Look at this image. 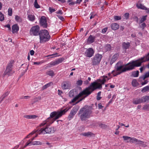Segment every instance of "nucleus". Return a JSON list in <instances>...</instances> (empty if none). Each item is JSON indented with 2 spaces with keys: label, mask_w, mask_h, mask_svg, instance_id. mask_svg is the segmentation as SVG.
Masks as SVG:
<instances>
[{
  "label": "nucleus",
  "mask_w": 149,
  "mask_h": 149,
  "mask_svg": "<svg viewBox=\"0 0 149 149\" xmlns=\"http://www.w3.org/2000/svg\"><path fill=\"white\" fill-rule=\"evenodd\" d=\"M65 112H52L50 114V117L46 120L44 121L40 125L41 127L36 131H33L26 137L29 138L32 135L36 132L38 134H45L46 133H53L55 131V129L53 127H49L50 124L53 123L56 120L61 117L65 114Z\"/></svg>",
  "instance_id": "f257e3e1"
},
{
  "label": "nucleus",
  "mask_w": 149,
  "mask_h": 149,
  "mask_svg": "<svg viewBox=\"0 0 149 149\" xmlns=\"http://www.w3.org/2000/svg\"><path fill=\"white\" fill-rule=\"evenodd\" d=\"M107 76H104L97 81L92 83L90 86L86 88L82 91L80 93L77 95L72 100V102H74L79 100L78 102L81 101L86 97L90 95L93 91L96 89H101L102 88V85L111 79Z\"/></svg>",
  "instance_id": "f03ea898"
},
{
  "label": "nucleus",
  "mask_w": 149,
  "mask_h": 149,
  "mask_svg": "<svg viewBox=\"0 0 149 149\" xmlns=\"http://www.w3.org/2000/svg\"><path fill=\"white\" fill-rule=\"evenodd\" d=\"M149 60V53L143 57L138 60L130 62L125 65H119L118 62L116 64L115 69L112 72L114 76L120 74L122 73L133 69L135 67L141 65V63Z\"/></svg>",
  "instance_id": "7ed1b4c3"
},
{
  "label": "nucleus",
  "mask_w": 149,
  "mask_h": 149,
  "mask_svg": "<svg viewBox=\"0 0 149 149\" xmlns=\"http://www.w3.org/2000/svg\"><path fill=\"white\" fill-rule=\"evenodd\" d=\"M39 35L40 42L41 43L48 41L50 37L49 33L45 30L40 31Z\"/></svg>",
  "instance_id": "20e7f679"
},
{
  "label": "nucleus",
  "mask_w": 149,
  "mask_h": 149,
  "mask_svg": "<svg viewBox=\"0 0 149 149\" xmlns=\"http://www.w3.org/2000/svg\"><path fill=\"white\" fill-rule=\"evenodd\" d=\"M102 56L101 54H97L95 55L92 58V63L93 65H97L100 63Z\"/></svg>",
  "instance_id": "39448f33"
},
{
  "label": "nucleus",
  "mask_w": 149,
  "mask_h": 149,
  "mask_svg": "<svg viewBox=\"0 0 149 149\" xmlns=\"http://www.w3.org/2000/svg\"><path fill=\"white\" fill-rule=\"evenodd\" d=\"M13 63V62L11 61L8 64L4 73V75L10 76L14 73V72L12 70Z\"/></svg>",
  "instance_id": "423d86ee"
},
{
  "label": "nucleus",
  "mask_w": 149,
  "mask_h": 149,
  "mask_svg": "<svg viewBox=\"0 0 149 149\" xmlns=\"http://www.w3.org/2000/svg\"><path fill=\"white\" fill-rule=\"evenodd\" d=\"M40 28L39 26L36 25L33 26L30 30V34L31 35L36 36L39 35L40 33Z\"/></svg>",
  "instance_id": "0eeeda50"
},
{
  "label": "nucleus",
  "mask_w": 149,
  "mask_h": 149,
  "mask_svg": "<svg viewBox=\"0 0 149 149\" xmlns=\"http://www.w3.org/2000/svg\"><path fill=\"white\" fill-rule=\"evenodd\" d=\"M91 112H79V115H80L81 120H84L90 116Z\"/></svg>",
  "instance_id": "6e6552de"
},
{
  "label": "nucleus",
  "mask_w": 149,
  "mask_h": 149,
  "mask_svg": "<svg viewBox=\"0 0 149 149\" xmlns=\"http://www.w3.org/2000/svg\"><path fill=\"white\" fill-rule=\"evenodd\" d=\"M94 53L93 49L91 48L87 49L85 51V55L87 57H92Z\"/></svg>",
  "instance_id": "1a4fd4ad"
},
{
  "label": "nucleus",
  "mask_w": 149,
  "mask_h": 149,
  "mask_svg": "<svg viewBox=\"0 0 149 149\" xmlns=\"http://www.w3.org/2000/svg\"><path fill=\"white\" fill-rule=\"evenodd\" d=\"M145 79L146 78L143 76L139 77L138 79V81L141 83L142 86H143L148 83L149 81L148 80V79Z\"/></svg>",
  "instance_id": "9d476101"
},
{
  "label": "nucleus",
  "mask_w": 149,
  "mask_h": 149,
  "mask_svg": "<svg viewBox=\"0 0 149 149\" xmlns=\"http://www.w3.org/2000/svg\"><path fill=\"white\" fill-rule=\"evenodd\" d=\"M40 24L43 27L46 28L47 26V24L45 17L44 16H42L40 20Z\"/></svg>",
  "instance_id": "9b49d317"
},
{
  "label": "nucleus",
  "mask_w": 149,
  "mask_h": 149,
  "mask_svg": "<svg viewBox=\"0 0 149 149\" xmlns=\"http://www.w3.org/2000/svg\"><path fill=\"white\" fill-rule=\"evenodd\" d=\"M27 15H28V19L31 22L34 21L36 19V17L33 14L31 13H27Z\"/></svg>",
  "instance_id": "f8f14e48"
},
{
  "label": "nucleus",
  "mask_w": 149,
  "mask_h": 149,
  "mask_svg": "<svg viewBox=\"0 0 149 149\" xmlns=\"http://www.w3.org/2000/svg\"><path fill=\"white\" fill-rule=\"evenodd\" d=\"M19 27L17 24H15L12 26V32L13 33H17L19 30Z\"/></svg>",
  "instance_id": "ddd939ff"
},
{
  "label": "nucleus",
  "mask_w": 149,
  "mask_h": 149,
  "mask_svg": "<svg viewBox=\"0 0 149 149\" xmlns=\"http://www.w3.org/2000/svg\"><path fill=\"white\" fill-rule=\"evenodd\" d=\"M143 102V101L141 98H137L134 99L133 101V103L134 104H137Z\"/></svg>",
  "instance_id": "4468645a"
},
{
  "label": "nucleus",
  "mask_w": 149,
  "mask_h": 149,
  "mask_svg": "<svg viewBox=\"0 0 149 149\" xmlns=\"http://www.w3.org/2000/svg\"><path fill=\"white\" fill-rule=\"evenodd\" d=\"M95 37L91 35L87 40V42L88 44H90L93 43L95 41Z\"/></svg>",
  "instance_id": "2eb2a0df"
},
{
  "label": "nucleus",
  "mask_w": 149,
  "mask_h": 149,
  "mask_svg": "<svg viewBox=\"0 0 149 149\" xmlns=\"http://www.w3.org/2000/svg\"><path fill=\"white\" fill-rule=\"evenodd\" d=\"M119 55L118 54H115L113 56L110 62V63L111 64H112L117 60Z\"/></svg>",
  "instance_id": "dca6fc26"
},
{
  "label": "nucleus",
  "mask_w": 149,
  "mask_h": 149,
  "mask_svg": "<svg viewBox=\"0 0 149 149\" xmlns=\"http://www.w3.org/2000/svg\"><path fill=\"white\" fill-rule=\"evenodd\" d=\"M80 135L90 137L93 135H94V134L92 132H87L82 133L80 134Z\"/></svg>",
  "instance_id": "f3484780"
},
{
  "label": "nucleus",
  "mask_w": 149,
  "mask_h": 149,
  "mask_svg": "<svg viewBox=\"0 0 149 149\" xmlns=\"http://www.w3.org/2000/svg\"><path fill=\"white\" fill-rule=\"evenodd\" d=\"M111 28L113 30H116L119 29V25L117 23H113L111 25Z\"/></svg>",
  "instance_id": "a211bd4d"
},
{
  "label": "nucleus",
  "mask_w": 149,
  "mask_h": 149,
  "mask_svg": "<svg viewBox=\"0 0 149 149\" xmlns=\"http://www.w3.org/2000/svg\"><path fill=\"white\" fill-rule=\"evenodd\" d=\"M136 6L138 8L140 9H141L146 10L147 9V8L144 6L141 3H137L136 5Z\"/></svg>",
  "instance_id": "6ab92c4d"
},
{
  "label": "nucleus",
  "mask_w": 149,
  "mask_h": 149,
  "mask_svg": "<svg viewBox=\"0 0 149 149\" xmlns=\"http://www.w3.org/2000/svg\"><path fill=\"white\" fill-rule=\"evenodd\" d=\"M122 45L123 48L127 49L129 48L130 45L129 42H127V43L124 42L123 43Z\"/></svg>",
  "instance_id": "aec40b11"
},
{
  "label": "nucleus",
  "mask_w": 149,
  "mask_h": 149,
  "mask_svg": "<svg viewBox=\"0 0 149 149\" xmlns=\"http://www.w3.org/2000/svg\"><path fill=\"white\" fill-rule=\"evenodd\" d=\"M69 87V84L66 82H64L62 84V87L63 89H68Z\"/></svg>",
  "instance_id": "412c9836"
},
{
  "label": "nucleus",
  "mask_w": 149,
  "mask_h": 149,
  "mask_svg": "<svg viewBox=\"0 0 149 149\" xmlns=\"http://www.w3.org/2000/svg\"><path fill=\"white\" fill-rule=\"evenodd\" d=\"M143 102H149V96H145L141 97Z\"/></svg>",
  "instance_id": "4be33fe9"
},
{
  "label": "nucleus",
  "mask_w": 149,
  "mask_h": 149,
  "mask_svg": "<svg viewBox=\"0 0 149 149\" xmlns=\"http://www.w3.org/2000/svg\"><path fill=\"white\" fill-rule=\"evenodd\" d=\"M46 74L52 77L54 76L55 75L54 72L52 70H49L47 71L46 72Z\"/></svg>",
  "instance_id": "5701e85b"
},
{
  "label": "nucleus",
  "mask_w": 149,
  "mask_h": 149,
  "mask_svg": "<svg viewBox=\"0 0 149 149\" xmlns=\"http://www.w3.org/2000/svg\"><path fill=\"white\" fill-rule=\"evenodd\" d=\"M31 146H38L40 145H42V143L41 142L39 141H31Z\"/></svg>",
  "instance_id": "b1692460"
},
{
  "label": "nucleus",
  "mask_w": 149,
  "mask_h": 149,
  "mask_svg": "<svg viewBox=\"0 0 149 149\" xmlns=\"http://www.w3.org/2000/svg\"><path fill=\"white\" fill-rule=\"evenodd\" d=\"M132 86L134 87H136L138 86L139 84L136 79H133L132 82Z\"/></svg>",
  "instance_id": "393cba45"
},
{
  "label": "nucleus",
  "mask_w": 149,
  "mask_h": 149,
  "mask_svg": "<svg viewBox=\"0 0 149 149\" xmlns=\"http://www.w3.org/2000/svg\"><path fill=\"white\" fill-rule=\"evenodd\" d=\"M64 58H58L55 60L56 64H57L61 63L64 60Z\"/></svg>",
  "instance_id": "a878e982"
},
{
  "label": "nucleus",
  "mask_w": 149,
  "mask_h": 149,
  "mask_svg": "<svg viewBox=\"0 0 149 149\" xmlns=\"http://www.w3.org/2000/svg\"><path fill=\"white\" fill-rule=\"evenodd\" d=\"M24 117L27 119H31L35 118L36 117H37V116L35 115H28L24 116Z\"/></svg>",
  "instance_id": "bb28decb"
},
{
  "label": "nucleus",
  "mask_w": 149,
  "mask_h": 149,
  "mask_svg": "<svg viewBox=\"0 0 149 149\" xmlns=\"http://www.w3.org/2000/svg\"><path fill=\"white\" fill-rule=\"evenodd\" d=\"M141 91L143 93H144L147 91H149V86H147L143 87Z\"/></svg>",
  "instance_id": "cd10ccee"
},
{
  "label": "nucleus",
  "mask_w": 149,
  "mask_h": 149,
  "mask_svg": "<svg viewBox=\"0 0 149 149\" xmlns=\"http://www.w3.org/2000/svg\"><path fill=\"white\" fill-rule=\"evenodd\" d=\"M56 63V61H52L48 64V66L49 67H51L52 66H54L57 65Z\"/></svg>",
  "instance_id": "c85d7f7f"
},
{
  "label": "nucleus",
  "mask_w": 149,
  "mask_h": 149,
  "mask_svg": "<svg viewBox=\"0 0 149 149\" xmlns=\"http://www.w3.org/2000/svg\"><path fill=\"white\" fill-rule=\"evenodd\" d=\"M137 141V139L136 138L133 137H131V138L130 139V140L129 141H127V142H132V143H134L135 142H136V141Z\"/></svg>",
  "instance_id": "c756f323"
},
{
  "label": "nucleus",
  "mask_w": 149,
  "mask_h": 149,
  "mask_svg": "<svg viewBox=\"0 0 149 149\" xmlns=\"http://www.w3.org/2000/svg\"><path fill=\"white\" fill-rule=\"evenodd\" d=\"M139 71H136L133 72L132 74V76L134 77H137L138 76Z\"/></svg>",
  "instance_id": "7c9ffc66"
},
{
  "label": "nucleus",
  "mask_w": 149,
  "mask_h": 149,
  "mask_svg": "<svg viewBox=\"0 0 149 149\" xmlns=\"http://www.w3.org/2000/svg\"><path fill=\"white\" fill-rule=\"evenodd\" d=\"M82 0H77V1L75 2H72V3H69V5H73L75 4L78 3L80 4L81 2H82Z\"/></svg>",
  "instance_id": "2f4dec72"
},
{
  "label": "nucleus",
  "mask_w": 149,
  "mask_h": 149,
  "mask_svg": "<svg viewBox=\"0 0 149 149\" xmlns=\"http://www.w3.org/2000/svg\"><path fill=\"white\" fill-rule=\"evenodd\" d=\"M15 19L16 21L17 22H21L22 21V18L17 15L15 16Z\"/></svg>",
  "instance_id": "473e14b6"
},
{
  "label": "nucleus",
  "mask_w": 149,
  "mask_h": 149,
  "mask_svg": "<svg viewBox=\"0 0 149 149\" xmlns=\"http://www.w3.org/2000/svg\"><path fill=\"white\" fill-rule=\"evenodd\" d=\"M37 1L38 0H35L34 3V6L36 8H38L40 7V5L38 3Z\"/></svg>",
  "instance_id": "72a5a7b5"
},
{
  "label": "nucleus",
  "mask_w": 149,
  "mask_h": 149,
  "mask_svg": "<svg viewBox=\"0 0 149 149\" xmlns=\"http://www.w3.org/2000/svg\"><path fill=\"white\" fill-rule=\"evenodd\" d=\"M98 125H99V126L103 129H105L107 127V125L105 124H102V123H99Z\"/></svg>",
  "instance_id": "f704fd0d"
},
{
  "label": "nucleus",
  "mask_w": 149,
  "mask_h": 149,
  "mask_svg": "<svg viewBox=\"0 0 149 149\" xmlns=\"http://www.w3.org/2000/svg\"><path fill=\"white\" fill-rule=\"evenodd\" d=\"M91 79L90 77H88L87 80H86L84 82V84L85 85H87L89 84V82L91 81Z\"/></svg>",
  "instance_id": "c9c22d12"
},
{
  "label": "nucleus",
  "mask_w": 149,
  "mask_h": 149,
  "mask_svg": "<svg viewBox=\"0 0 149 149\" xmlns=\"http://www.w3.org/2000/svg\"><path fill=\"white\" fill-rule=\"evenodd\" d=\"M76 112H71L69 115L68 118L69 120H70L71 119L73 118V116L75 115Z\"/></svg>",
  "instance_id": "e433bc0d"
},
{
  "label": "nucleus",
  "mask_w": 149,
  "mask_h": 149,
  "mask_svg": "<svg viewBox=\"0 0 149 149\" xmlns=\"http://www.w3.org/2000/svg\"><path fill=\"white\" fill-rule=\"evenodd\" d=\"M70 108V107H68L65 108V107H63L62 108L61 110L59 112H67L69 110Z\"/></svg>",
  "instance_id": "4c0bfd02"
},
{
  "label": "nucleus",
  "mask_w": 149,
  "mask_h": 149,
  "mask_svg": "<svg viewBox=\"0 0 149 149\" xmlns=\"http://www.w3.org/2000/svg\"><path fill=\"white\" fill-rule=\"evenodd\" d=\"M136 143L137 144L143 145V146H145V145L144 144V142L141 141L137 139Z\"/></svg>",
  "instance_id": "58836bf2"
},
{
  "label": "nucleus",
  "mask_w": 149,
  "mask_h": 149,
  "mask_svg": "<svg viewBox=\"0 0 149 149\" xmlns=\"http://www.w3.org/2000/svg\"><path fill=\"white\" fill-rule=\"evenodd\" d=\"M106 51H110L111 50V46L110 45H107L105 47Z\"/></svg>",
  "instance_id": "ea45409f"
},
{
  "label": "nucleus",
  "mask_w": 149,
  "mask_h": 149,
  "mask_svg": "<svg viewBox=\"0 0 149 149\" xmlns=\"http://www.w3.org/2000/svg\"><path fill=\"white\" fill-rule=\"evenodd\" d=\"M4 19V15L1 12H0V21H2Z\"/></svg>",
  "instance_id": "a19ab883"
},
{
  "label": "nucleus",
  "mask_w": 149,
  "mask_h": 149,
  "mask_svg": "<svg viewBox=\"0 0 149 149\" xmlns=\"http://www.w3.org/2000/svg\"><path fill=\"white\" fill-rule=\"evenodd\" d=\"M146 15L143 16L140 21V23H142L145 21L146 19Z\"/></svg>",
  "instance_id": "79ce46f5"
},
{
  "label": "nucleus",
  "mask_w": 149,
  "mask_h": 149,
  "mask_svg": "<svg viewBox=\"0 0 149 149\" xmlns=\"http://www.w3.org/2000/svg\"><path fill=\"white\" fill-rule=\"evenodd\" d=\"M143 109L145 110L148 111L149 110V104H147L144 105Z\"/></svg>",
  "instance_id": "37998d69"
},
{
  "label": "nucleus",
  "mask_w": 149,
  "mask_h": 149,
  "mask_svg": "<svg viewBox=\"0 0 149 149\" xmlns=\"http://www.w3.org/2000/svg\"><path fill=\"white\" fill-rule=\"evenodd\" d=\"M123 138L125 141H129L131 138V137L128 136H123Z\"/></svg>",
  "instance_id": "c03bdc74"
},
{
  "label": "nucleus",
  "mask_w": 149,
  "mask_h": 149,
  "mask_svg": "<svg viewBox=\"0 0 149 149\" xmlns=\"http://www.w3.org/2000/svg\"><path fill=\"white\" fill-rule=\"evenodd\" d=\"M82 81L81 80H79L77 81L76 84L78 86H80L82 85Z\"/></svg>",
  "instance_id": "a18cd8bd"
},
{
  "label": "nucleus",
  "mask_w": 149,
  "mask_h": 149,
  "mask_svg": "<svg viewBox=\"0 0 149 149\" xmlns=\"http://www.w3.org/2000/svg\"><path fill=\"white\" fill-rule=\"evenodd\" d=\"M8 15L9 16H11L12 15V10L11 8H9L8 9Z\"/></svg>",
  "instance_id": "49530a36"
},
{
  "label": "nucleus",
  "mask_w": 149,
  "mask_h": 149,
  "mask_svg": "<svg viewBox=\"0 0 149 149\" xmlns=\"http://www.w3.org/2000/svg\"><path fill=\"white\" fill-rule=\"evenodd\" d=\"M9 92L7 91L5 92L2 96V97L4 98L6 97L9 94Z\"/></svg>",
  "instance_id": "de8ad7c7"
},
{
  "label": "nucleus",
  "mask_w": 149,
  "mask_h": 149,
  "mask_svg": "<svg viewBox=\"0 0 149 149\" xmlns=\"http://www.w3.org/2000/svg\"><path fill=\"white\" fill-rule=\"evenodd\" d=\"M101 94V92H99L97 93V100H100L101 99V97H100Z\"/></svg>",
  "instance_id": "09e8293b"
},
{
  "label": "nucleus",
  "mask_w": 149,
  "mask_h": 149,
  "mask_svg": "<svg viewBox=\"0 0 149 149\" xmlns=\"http://www.w3.org/2000/svg\"><path fill=\"white\" fill-rule=\"evenodd\" d=\"M31 141L30 140H29L26 143L25 145L27 146H31Z\"/></svg>",
  "instance_id": "8fccbe9b"
},
{
  "label": "nucleus",
  "mask_w": 149,
  "mask_h": 149,
  "mask_svg": "<svg viewBox=\"0 0 149 149\" xmlns=\"http://www.w3.org/2000/svg\"><path fill=\"white\" fill-rule=\"evenodd\" d=\"M114 18L115 20H119L121 19L120 16H115Z\"/></svg>",
  "instance_id": "3c124183"
},
{
  "label": "nucleus",
  "mask_w": 149,
  "mask_h": 149,
  "mask_svg": "<svg viewBox=\"0 0 149 149\" xmlns=\"http://www.w3.org/2000/svg\"><path fill=\"white\" fill-rule=\"evenodd\" d=\"M143 76L146 79L149 77V71L146 72L145 74Z\"/></svg>",
  "instance_id": "603ef678"
},
{
  "label": "nucleus",
  "mask_w": 149,
  "mask_h": 149,
  "mask_svg": "<svg viewBox=\"0 0 149 149\" xmlns=\"http://www.w3.org/2000/svg\"><path fill=\"white\" fill-rule=\"evenodd\" d=\"M49 10L51 13H52L55 12L56 11V10L54 9L51 8V7H49Z\"/></svg>",
  "instance_id": "864d4df0"
},
{
  "label": "nucleus",
  "mask_w": 149,
  "mask_h": 149,
  "mask_svg": "<svg viewBox=\"0 0 149 149\" xmlns=\"http://www.w3.org/2000/svg\"><path fill=\"white\" fill-rule=\"evenodd\" d=\"M31 97L29 96H24L22 97V98H21V99H27L30 98Z\"/></svg>",
  "instance_id": "5fc2aeb1"
},
{
  "label": "nucleus",
  "mask_w": 149,
  "mask_h": 149,
  "mask_svg": "<svg viewBox=\"0 0 149 149\" xmlns=\"http://www.w3.org/2000/svg\"><path fill=\"white\" fill-rule=\"evenodd\" d=\"M129 13H127L125 14L124 16L125 17V19H127L129 17Z\"/></svg>",
  "instance_id": "6e6d98bb"
},
{
  "label": "nucleus",
  "mask_w": 149,
  "mask_h": 149,
  "mask_svg": "<svg viewBox=\"0 0 149 149\" xmlns=\"http://www.w3.org/2000/svg\"><path fill=\"white\" fill-rule=\"evenodd\" d=\"M57 16L58 17V18L60 19L62 21L64 20V18L62 16L59 15H57Z\"/></svg>",
  "instance_id": "4d7b16f0"
},
{
  "label": "nucleus",
  "mask_w": 149,
  "mask_h": 149,
  "mask_svg": "<svg viewBox=\"0 0 149 149\" xmlns=\"http://www.w3.org/2000/svg\"><path fill=\"white\" fill-rule=\"evenodd\" d=\"M53 84V83L52 82H49L46 85H45V86L47 87V88L48 87H49V86H50L52 85Z\"/></svg>",
  "instance_id": "13d9d810"
},
{
  "label": "nucleus",
  "mask_w": 149,
  "mask_h": 149,
  "mask_svg": "<svg viewBox=\"0 0 149 149\" xmlns=\"http://www.w3.org/2000/svg\"><path fill=\"white\" fill-rule=\"evenodd\" d=\"M84 129H85L84 127L83 126H80L79 127V130L82 131H83L84 130Z\"/></svg>",
  "instance_id": "bf43d9fd"
},
{
  "label": "nucleus",
  "mask_w": 149,
  "mask_h": 149,
  "mask_svg": "<svg viewBox=\"0 0 149 149\" xmlns=\"http://www.w3.org/2000/svg\"><path fill=\"white\" fill-rule=\"evenodd\" d=\"M98 108L99 109H102L104 107L102 106L101 103H99L98 105Z\"/></svg>",
  "instance_id": "052dcab7"
},
{
  "label": "nucleus",
  "mask_w": 149,
  "mask_h": 149,
  "mask_svg": "<svg viewBox=\"0 0 149 149\" xmlns=\"http://www.w3.org/2000/svg\"><path fill=\"white\" fill-rule=\"evenodd\" d=\"M107 28L106 27L105 28L102 29V32L103 33H104L107 31Z\"/></svg>",
  "instance_id": "680f3d73"
},
{
  "label": "nucleus",
  "mask_w": 149,
  "mask_h": 149,
  "mask_svg": "<svg viewBox=\"0 0 149 149\" xmlns=\"http://www.w3.org/2000/svg\"><path fill=\"white\" fill-rule=\"evenodd\" d=\"M42 62H35L33 63L34 65H40L42 64Z\"/></svg>",
  "instance_id": "e2e57ef3"
},
{
  "label": "nucleus",
  "mask_w": 149,
  "mask_h": 149,
  "mask_svg": "<svg viewBox=\"0 0 149 149\" xmlns=\"http://www.w3.org/2000/svg\"><path fill=\"white\" fill-rule=\"evenodd\" d=\"M4 27L8 28V30H9L10 31L11 30V27L9 24H7Z\"/></svg>",
  "instance_id": "0e129e2a"
},
{
  "label": "nucleus",
  "mask_w": 149,
  "mask_h": 149,
  "mask_svg": "<svg viewBox=\"0 0 149 149\" xmlns=\"http://www.w3.org/2000/svg\"><path fill=\"white\" fill-rule=\"evenodd\" d=\"M85 107L81 109V110H80V112H86V110L85 109L86 108H85Z\"/></svg>",
  "instance_id": "69168bd1"
},
{
  "label": "nucleus",
  "mask_w": 149,
  "mask_h": 149,
  "mask_svg": "<svg viewBox=\"0 0 149 149\" xmlns=\"http://www.w3.org/2000/svg\"><path fill=\"white\" fill-rule=\"evenodd\" d=\"M56 13L57 14H63V12L61 10H59L56 12Z\"/></svg>",
  "instance_id": "338daca9"
},
{
  "label": "nucleus",
  "mask_w": 149,
  "mask_h": 149,
  "mask_svg": "<svg viewBox=\"0 0 149 149\" xmlns=\"http://www.w3.org/2000/svg\"><path fill=\"white\" fill-rule=\"evenodd\" d=\"M146 24L145 23H142L141 25V27L143 28H144L146 26Z\"/></svg>",
  "instance_id": "774afa93"
}]
</instances>
